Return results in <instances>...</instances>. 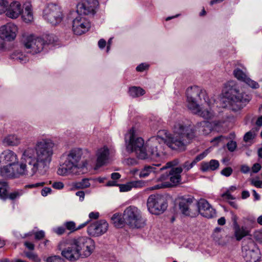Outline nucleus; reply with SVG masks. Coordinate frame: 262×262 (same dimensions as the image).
Masks as SVG:
<instances>
[{
    "label": "nucleus",
    "mask_w": 262,
    "mask_h": 262,
    "mask_svg": "<svg viewBox=\"0 0 262 262\" xmlns=\"http://www.w3.org/2000/svg\"><path fill=\"white\" fill-rule=\"evenodd\" d=\"M171 134L163 130L159 132L156 137H152L144 144V140L137 137L132 129L125 137L126 150L135 152L138 159L144 160H156L163 154L162 143L172 149H183L189 140L194 136L193 130L190 126L182 123H177L173 128Z\"/></svg>",
    "instance_id": "1"
},
{
    "label": "nucleus",
    "mask_w": 262,
    "mask_h": 262,
    "mask_svg": "<svg viewBox=\"0 0 262 262\" xmlns=\"http://www.w3.org/2000/svg\"><path fill=\"white\" fill-rule=\"evenodd\" d=\"M55 144L49 138L38 140L34 147H28L24 150L21 163L18 167L10 164L0 166V175L4 178H11L27 174L26 164L30 167L32 175L37 173L44 175L49 168L52 160Z\"/></svg>",
    "instance_id": "2"
},
{
    "label": "nucleus",
    "mask_w": 262,
    "mask_h": 262,
    "mask_svg": "<svg viewBox=\"0 0 262 262\" xmlns=\"http://www.w3.org/2000/svg\"><path fill=\"white\" fill-rule=\"evenodd\" d=\"M188 108L196 115L205 119H210L214 116L211 109V101L206 92L197 86L188 88L186 90Z\"/></svg>",
    "instance_id": "3"
},
{
    "label": "nucleus",
    "mask_w": 262,
    "mask_h": 262,
    "mask_svg": "<svg viewBox=\"0 0 262 262\" xmlns=\"http://www.w3.org/2000/svg\"><path fill=\"white\" fill-rule=\"evenodd\" d=\"M95 248L94 241L86 236H80L72 239L61 249V255L70 261H75L80 258L89 256Z\"/></svg>",
    "instance_id": "4"
},
{
    "label": "nucleus",
    "mask_w": 262,
    "mask_h": 262,
    "mask_svg": "<svg viewBox=\"0 0 262 262\" xmlns=\"http://www.w3.org/2000/svg\"><path fill=\"white\" fill-rule=\"evenodd\" d=\"M83 154L81 148L71 149L67 155L64 161L59 165L57 174L61 176L79 174V170L86 167L87 165L86 161H82V164L79 163Z\"/></svg>",
    "instance_id": "5"
},
{
    "label": "nucleus",
    "mask_w": 262,
    "mask_h": 262,
    "mask_svg": "<svg viewBox=\"0 0 262 262\" xmlns=\"http://www.w3.org/2000/svg\"><path fill=\"white\" fill-rule=\"evenodd\" d=\"M57 38L54 34L43 35L42 37H35L33 35L24 38L23 43L28 52L35 54L41 51L47 52L50 49V46L53 44Z\"/></svg>",
    "instance_id": "6"
},
{
    "label": "nucleus",
    "mask_w": 262,
    "mask_h": 262,
    "mask_svg": "<svg viewBox=\"0 0 262 262\" xmlns=\"http://www.w3.org/2000/svg\"><path fill=\"white\" fill-rule=\"evenodd\" d=\"M226 88L229 102L234 112L243 108L251 99L249 95L243 92H240L238 87L233 81L228 82Z\"/></svg>",
    "instance_id": "7"
},
{
    "label": "nucleus",
    "mask_w": 262,
    "mask_h": 262,
    "mask_svg": "<svg viewBox=\"0 0 262 262\" xmlns=\"http://www.w3.org/2000/svg\"><path fill=\"white\" fill-rule=\"evenodd\" d=\"M123 218L125 223L133 228H140L146 225V219L136 207L130 206L124 211Z\"/></svg>",
    "instance_id": "8"
},
{
    "label": "nucleus",
    "mask_w": 262,
    "mask_h": 262,
    "mask_svg": "<svg viewBox=\"0 0 262 262\" xmlns=\"http://www.w3.org/2000/svg\"><path fill=\"white\" fill-rule=\"evenodd\" d=\"M43 17L52 25L59 24L63 18L61 7L55 3L48 4L43 11Z\"/></svg>",
    "instance_id": "9"
},
{
    "label": "nucleus",
    "mask_w": 262,
    "mask_h": 262,
    "mask_svg": "<svg viewBox=\"0 0 262 262\" xmlns=\"http://www.w3.org/2000/svg\"><path fill=\"white\" fill-rule=\"evenodd\" d=\"M168 206L165 198L160 194L150 195L147 201V207L150 213L158 215L163 213Z\"/></svg>",
    "instance_id": "10"
},
{
    "label": "nucleus",
    "mask_w": 262,
    "mask_h": 262,
    "mask_svg": "<svg viewBox=\"0 0 262 262\" xmlns=\"http://www.w3.org/2000/svg\"><path fill=\"white\" fill-rule=\"evenodd\" d=\"M183 171L181 167L171 168L169 171H166L162 174L159 178L158 180L164 181L169 179L170 182H164L162 185L163 187H170L177 185L181 181V173Z\"/></svg>",
    "instance_id": "11"
},
{
    "label": "nucleus",
    "mask_w": 262,
    "mask_h": 262,
    "mask_svg": "<svg viewBox=\"0 0 262 262\" xmlns=\"http://www.w3.org/2000/svg\"><path fill=\"white\" fill-rule=\"evenodd\" d=\"M177 161L174 160L167 162L165 166L161 167H160L161 166L160 164L146 165L140 171L139 176L140 178H146L152 172L154 173H158L160 171L171 168L172 166L177 165Z\"/></svg>",
    "instance_id": "12"
},
{
    "label": "nucleus",
    "mask_w": 262,
    "mask_h": 262,
    "mask_svg": "<svg viewBox=\"0 0 262 262\" xmlns=\"http://www.w3.org/2000/svg\"><path fill=\"white\" fill-rule=\"evenodd\" d=\"M98 6L97 0H84L77 5L76 13L78 15H93Z\"/></svg>",
    "instance_id": "13"
},
{
    "label": "nucleus",
    "mask_w": 262,
    "mask_h": 262,
    "mask_svg": "<svg viewBox=\"0 0 262 262\" xmlns=\"http://www.w3.org/2000/svg\"><path fill=\"white\" fill-rule=\"evenodd\" d=\"M90 28L89 21L81 15H78L73 20L72 29L75 34L80 35L86 32Z\"/></svg>",
    "instance_id": "14"
},
{
    "label": "nucleus",
    "mask_w": 262,
    "mask_h": 262,
    "mask_svg": "<svg viewBox=\"0 0 262 262\" xmlns=\"http://www.w3.org/2000/svg\"><path fill=\"white\" fill-rule=\"evenodd\" d=\"M182 123L185 125L190 126L191 128V129L193 130V132L194 133V136L192 138H191V139H190L189 140L188 143H187L185 145V148L184 149H180L181 150H185V148H186V146L187 144L189 143V142H190V141L191 140H192L193 138H194L195 137V130L196 129H198L199 132L200 133L204 135H208L209 133H211V132L212 130H213V127H212V124H213L211 123L210 122L206 121H201V122L197 123L196 124L195 126V129H194L192 126L191 125L185 124V123H184L182 121H179V122H176V123L174 124V126L177 123Z\"/></svg>",
    "instance_id": "15"
},
{
    "label": "nucleus",
    "mask_w": 262,
    "mask_h": 262,
    "mask_svg": "<svg viewBox=\"0 0 262 262\" xmlns=\"http://www.w3.org/2000/svg\"><path fill=\"white\" fill-rule=\"evenodd\" d=\"M108 223L103 220L91 224L88 228L89 235L92 236H99L103 234L108 229Z\"/></svg>",
    "instance_id": "16"
},
{
    "label": "nucleus",
    "mask_w": 262,
    "mask_h": 262,
    "mask_svg": "<svg viewBox=\"0 0 262 262\" xmlns=\"http://www.w3.org/2000/svg\"><path fill=\"white\" fill-rule=\"evenodd\" d=\"M17 26L12 23H7L0 27V37L7 41L13 40L16 36Z\"/></svg>",
    "instance_id": "17"
},
{
    "label": "nucleus",
    "mask_w": 262,
    "mask_h": 262,
    "mask_svg": "<svg viewBox=\"0 0 262 262\" xmlns=\"http://www.w3.org/2000/svg\"><path fill=\"white\" fill-rule=\"evenodd\" d=\"M1 164H10L15 167L20 166L18 163V159L16 154L12 150L7 149L0 155Z\"/></svg>",
    "instance_id": "18"
},
{
    "label": "nucleus",
    "mask_w": 262,
    "mask_h": 262,
    "mask_svg": "<svg viewBox=\"0 0 262 262\" xmlns=\"http://www.w3.org/2000/svg\"><path fill=\"white\" fill-rule=\"evenodd\" d=\"M199 213L203 216L210 219L215 215V210L209 203L204 199H201L198 203Z\"/></svg>",
    "instance_id": "19"
},
{
    "label": "nucleus",
    "mask_w": 262,
    "mask_h": 262,
    "mask_svg": "<svg viewBox=\"0 0 262 262\" xmlns=\"http://www.w3.org/2000/svg\"><path fill=\"white\" fill-rule=\"evenodd\" d=\"M23 12V8L18 1H13L8 4L6 15L7 17L15 19L17 18Z\"/></svg>",
    "instance_id": "20"
},
{
    "label": "nucleus",
    "mask_w": 262,
    "mask_h": 262,
    "mask_svg": "<svg viewBox=\"0 0 262 262\" xmlns=\"http://www.w3.org/2000/svg\"><path fill=\"white\" fill-rule=\"evenodd\" d=\"M193 199L190 197L182 198L179 202V209L182 213L186 216L190 215V206Z\"/></svg>",
    "instance_id": "21"
},
{
    "label": "nucleus",
    "mask_w": 262,
    "mask_h": 262,
    "mask_svg": "<svg viewBox=\"0 0 262 262\" xmlns=\"http://www.w3.org/2000/svg\"><path fill=\"white\" fill-rule=\"evenodd\" d=\"M109 150L107 147H104L98 150L97 152V167H100L105 164L108 161Z\"/></svg>",
    "instance_id": "22"
},
{
    "label": "nucleus",
    "mask_w": 262,
    "mask_h": 262,
    "mask_svg": "<svg viewBox=\"0 0 262 262\" xmlns=\"http://www.w3.org/2000/svg\"><path fill=\"white\" fill-rule=\"evenodd\" d=\"M21 138L18 136L11 134L6 136L3 140V144L6 146H17L20 143Z\"/></svg>",
    "instance_id": "23"
},
{
    "label": "nucleus",
    "mask_w": 262,
    "mask_h": 262,
    "mask_svg": "<svg viewBox=\"0 0 262 262\" xmlns=\"http://www.w3.org/2000/svg\"><path fill=\"white\" fill-rule=\"evenodd\" d=\"M220 164L216 160H211L209 162H203L201 163V169L203 172L209 170H215L219 167Z\"/></svg>",
    "instance_id": "24"
},
{
    "label": "nucleus",
    "mask_w": 262,
    "mask_h": 262,
    "mask_svg": "<svg viewBox=\"0 0 262 262\" xmlns=\"http://www.w3.org/2000/svg\"><path fill=\"white\" fill-rule=\"evenodd\" d=\"M10 58L21 64L25 63L29 60V58L26 55L23 54L20 50L14 51L11 54Z\"/></svg>",
    "instance_id": "25"
},
{
    "label": "nucleus",
    "mask_w": 262,
    "mask_h": 262,
    "mask_svg": "<svg viewBox=\"0 0 262 262\" xmlns=\"http://www.w3.org/2000/svg\"><path fill=\"white\" fill-rule=\"evenodd\" d=\"M242 254L247 261H251L252 260H254V261H256L257 254L253 249H248L246 246H244L242 248Z\"/></svg>",
    "instance_id": "26"
},
{
    "label": "nucleus",
    "mask_w": 262,
    "mask_h": 262,
    "mask_svg": "<svg viewBox=\"0 0 262 262\" xmlns=\"http://www.w3.org/2000/svg\"><path fill=\"white\" fill-rule=\"evenodd\" d=\"M207 155V153L203 152L198 155L195 159L191 162L188 161H186L183 164V167L186 171H188L192 168L199 161L204 159Z\"/></svg>",
    "instance_id": "27"
},
{
    "label": "nucleus",
    "mask_w": 262,
    "mask_h": 262,
    "mask_svg": "<svg viewBox=\"0 0 262 262\" xmlns=\"http://www.w3.org/2000/svg\"><path fill=\"white\" fill-rule=\"evenodd\" d=\"M233 228L234 231V235L237 241L241 240L249 234L248 230L245 227H241L239 225H238Z\"/></svg>",
    "instance_id": "28"
},
{
    "label": "nucleus",
    "mask_w": 262,
    "mask_h": 262,
    "mask_svg": "<svg viewBox=\"0 0 262 262\" xmlns=\"http://www.w3.org/2000/svg\"><path fill=\"white\" fill-rule=\"evenodd\" d=\"M22 18L26 23L31 22L33 19V13L31 8V5L28 4L26 5L25 11L21 12Z\"/></svg>",
    "instance_id": "29"
},
{
    "label": "nucleus",
    "mask_w": 262,
    "mask_h": 262,
    "mask_svg": "<svg viewBox=\"0 0 262 262\" xmlns=\"http://www.w3.org/2000/svg\"><path fill=\"white\" fill-rule=\"evenodd\" d=\"M90 183L88 179H83L80 182H74L71 184V189H84L88 188L90 186Z\"/></svg>",
    "instance_id": "30"
},
{
    "label": "nucleus",
    "mask_w": 262,
    "mask_h": 262,
    "mask_svg": "<svg viewBox=\"0 0 262 262\" xmlns=\"http://www.w3.org/2000/svg\"><path fill=\"white\" fill-rule=\"evenodd\" d=\"M128 93L133 98L143 95L145 92L140 87L132 86L129 89Z\"/></svg>",
    "instance_id": "31"
},
{
    "label": "nucleus",
    "mask_w": 262,
    "mask_h": 262,
    "mask_svg": "<svg viewBox=\"0 0 262 262\" xmlns=\"http://www.w3.org/2000/svg\"><path fill=\"white\" fill-rule=\"evenodd\" d=\"M111 220L114 224V226L117 228L122 227L125 223L123 217H122L121 215L117 213L114 214L112 216Z\"/></svg>",
    "instance_id": "32"
},
{
    "label": "nucleus",
    "mask_w": 262,
    "mask_h": 262,
    "mask_svg": "<svg viewBox=\"0 0 262 262\" xmlns=\"http://www.w3.org/2000/svg\"><path fill=\"white\" fill-rule=\"evenodd\" d=\"M233 74L237 79L243 82H244L246 78L248 77L246 74L239 68H236L234 70Z\"/></svg>",
    "instance_id": "33"
},
{
    "label": "nucleus",
    "mask_w": 262,
    "mask_h": 262,
    "mask_svg": "<svg viewBox=\"0 0 262 262\" xmlns=\"http://www.w3.org/2000/svg\"><path fill=\"white\" fill-rule=\"evenodd\" d=\"M24 253L25 256L29 259L34 261V262H40L41 259L38 255L32 251H25Z\"/></svg>",
    "instance_id": "34"
},
{
    "label": "nucleus",
    "mask_w": 262,
    "mask_h": 262,
    "mask_svg": "<svg viewBox=\"0 0 262 262\" xmlns=\"http://www.w3.org/2000/svg\"><path fill=\"white\" fill-rule=\"evenodd\" d=\"M251 185L258 188H262V181L259 179V177H256L254 178L250 179Z\"/></svg>",
    "instance_id": "35"
},
{
    "label": "nucleus",
    "mask_w": 262,
    "mask_h": 262,
    "mask_svg": "<svg viewBox=\"0 0 262 262\" xmlns=\"http://www.w3.org/2000/svg\"><path fill=\"white\" fill-rule=\"evenodd\" d=\"M7 198V185L4 184L0 187V199L5 200Z\"/></svg>",
    "instance_id": "36"
},
{
    "label": "nucleus",
    "mask_w": 262,
    "mask_h": 262,
    "mask_svg": "<svg viewBox=\"0 0 262 262\" xmlns=\"http://www.w3.org/2000/svg\"><path fill=\"white\" fill-rule=\"evenodd\" d=\"M247 85H248L250 88L253 89H257L259 87L258 83L250 79L249 77H247L246 78L245 81H244Z\"/></svg>",
    "instance_id": "37"
},
{
    "label": "nucleus",
    "mask_w": 262,
    "mask_h": 262,
    "mask_svg": "<svg viewBox=\"0 0 262 262\" xmlns=\"http://www.w3.org/2000/svg\"><path fill=\"white\" fill-rule=\"evenodd\" d=\"M8 4L7 0H0V14L6 13Z\"/></svg>",
    "instance_id": "38"
},
{
    "label": "nucleus",
    "mask_w": 262,
    "mask_h": 262,
    "mask_svg": "<svg viewBox=\"0 0 262 262\" xmlns=\"http://www.w3.org/2000/svg\"><path fill=\"white\" fill-rule=\"evenodd\" d=\"M46 262H65V260L60 256L54 255L48 257Z\"/></svg>",
    "instance_id": "39"
},
{
    "label": "nucleus",
    "mask_w": 262,
    "mask_h": 262,
    "mask_svg": "<svg viewBox=\"0 0 262 262\" xmlns=\"http://www.w3.org/2000/svg\"><path fill=\"white\" fill-rule=\"evenodd\" d=\"M253 237L256 241L259 244H262V229L255 231L254 232Z\"/></svg>",
    "instance_id": "40"
},
{
    "label": "nucleus",
    "mask_w": 262,
    "mask_h": 262,
    "mask_svg": "<svg viewBox=\"0 0 262 262\" xmlns=\"http://www.w3.org/2000/svg\"><path fill=\"white\" fill-rule=\"evenodd\" d=\"M23 194V190L15 191L14 192L10 193L9 194V198L10 200H14L15 199H17V198H19V196H20Z\"/></svg>",
    "instance_id": "41"
},
{
    "label": "nucleus",
    "mask_w": 262,
    "mask_h": 262,
    "mask_svg": "<svg viewBox=\"0 0 262 262\" xmlns=\"http://www.w3.org/2000/svg\"><path fill=\"white\" fill-rule=\"evenodd\" d=\"M149 66L146 63H141L136 67V71L139 72H143L148 69Z\"/></svg>",
    "instance_id": "42"
},
{
    "label": "nucleus",
    "mask_w": 262,
    "mask_h": 262,
    "mask_svg": "<svg viewBox=\"0 0 262 262\" xmlns=\"http://www.w3.org/2000/svg\"><path fill=\"white\" fill-rule=\"evenodd\" d=\"M66 228L69 230L76 231L75 223L73 221L67 222L64 223Z\"/></svg>",
    "instance_id": "43"
},
{
    "label": "nucleus",
    "mask_w": 262,
    "mask_h": 262,
    "mask_svg": "<svg viewBox=\"0 0 262 262\" xmlns=\"http://www.w3.org/2000/svg\"><path fill=\"white\" fill-rule=\"evenodd\" d=\"M237 147L236 142L233 141H230L227 144V147L228 149L231 151H234Z\"/></svg>",
    "instance_id": "44"
},
{
    "label": "nucleus",
    "mask_w": 262,
    "mask_h": 262,
    "mask_svg": "<svg viewBox=\"0 0 262 262\" xmlns=\"http://www.w3.org/2000/svg\"><path fill=\"white\" fill-rule=\"evenodd\" d=\"M233 172V170L231 167H227L224 168L221 171V173L225 176V177H229L230 176Z\"/></svg>",
    "instance_id": "45"
},
{
    "label": "nucleus",
    "mask_w": 262,
    "mask_h": 262,
    "mask_svg": "<svg viewBox=\"0 0 262 262\" xmlns=\"http://www.w3.org/2000/svg\"><path fill=\"white\" fill-rule=\"evenodd\" d=\"M124 163L127 165H135L138 163L137 160L134 158H128L124 160Z\"/></svg>",
    "instance_id": "46"
},
{
    "label": "nucleus",
    "mask_w": 262,
    "mask_h": 262,
    "mask_svg": "<svg viewBox=\"0 0 262 262\" xmlns=\"http://www.w3.org/2000/svg\"><path fill=\"white\" fill-rule=\"evenodd\" d=\"M132 186L130 184H121L119 186L121 192H126L131 190Z\"/></svg>",
    "instance_id": "47"
},
{
    "label": "nucleus",
    "mask_w": 262,
    "mask_h": 262,
    "mask_svg": "<svg viewBox=\"0 0 262 262\" xmlns=\"http://www.w3.org/2000/svg\"><path fill=\"white\" fill-rule=\"evenodd\" d=\"M65 230L66 229L64 226H59L53 228V232L58 235H62L64 233Z\"/></svg>",
    "instance_id": "48"
},
{
    "label": "nucleus",
    "mask_w": 262,
    "mask_h": 262,
    "mask_svg": "<svg viewBox=\"0 0 262 262\" xmlns=\"http://www.w3.org/2000/svg\"><path fill=\"white\" fill-rule=\"evenodd\" d=\"M254 137V134H253L251 131H249L245 134L244 136V140L245 142H248L250 140H252Z\"/></svg>",
    "instance_id": "49"
},
{
    "label": "nucleus",
    "mask_w": 262,
    "mask_h": 262,
    "mask_svg": "<svg viewBox=\"0 0 262 262\" xmlns=\"http://www.w3.org/2000/svg\"><path fill=\"white\" fill-rule=\"evenodd\" d=\"M52 187L55 189L60 190L63 188L64 184L61 182H55L52 184Z\"/></svg>",
    "instance_id": "50"
},
{
    "label": "nucleus",
    "mask_w": 262,
    "mask_h": 262,
    "mask_svg": "<svg viewBox=\"0 0 262 262\" xmlns=\"http://www.w3.org/2000/svg\"><path fill=\"white\" fill-rule=\"evenodd\" d=\"M45 184V182L36 183L34 184H28V185H26V187L28 188H33L43 186Z\"/></svg>",
    "instance_id": "51"
},
{
    "label": "nucleus",
    "mask_w": 262,
    "mask_h": 262,
    "mask_svg": "<svg viewBox=\"0 0 262 262\" xmlns=\"http://www.w3.org/2000/svg\"><path fill=\"white\" fill-rule=\"evenodd\" d=\"M261 168V166L259 163H255L252 167V170L253 173L258 172Z\"/></svg>",
    "instance_id": "52"
},
{
    "label": "nucleus",
    "mask_w": 262,
    "mask_h": 262,
    "mask_svg": "<svg viewBox=\"0 0 262 262\" xmlns=\"http://www.w3.org/2000/svg\"><path fill=\"white\" fill-rule=\"evenodd\" d=\"M45 236V232L42 230L35 233V238L36 239L39 240Z\"/></svg>",
    "instance_id": "53"
},
{
    "label": "nucleus",
    "mask_w": 262,
    "mask_h": 262,
    "mask_svg": "<svg viewBox=\"0 0 262 262\" xmlns=\"http://www.w3.org/2000/svg\"><path fill=\"white\" fill-rule=\"evenodd\" d=\"M52 189L50 187H45L41 191V194L43 196H46L48 194L51 193Z\"/></svg>",
    "instance_id": "54"
},
{
    "label": "nucleus",
    "mask_w": 262,
    "mask_h": 262,
    "mask_svg": "<svg viewBox=\"0 0 262 262\" xmlns=\"http://www.w3.org/2000/svg\"><path fill=\"white\" fill-rule=\"evenodd\" d=\"M90 219H97L99 216V213L98 212H91L89 215Z\"/></svg>",
    "instance_id": "55"
},
{
    "label": "nucleus",
    "mask_w": 262,
    "mask_h": 262,
    "mask_svg": "<svg viewBox=\"0 0 262 262\" xmlns=\"http://www.w3.org/2000/svg\"><path fill=\"white\" fill-rule=\"evenodd\" d=\"M250 170V167L246 165H242L241 168V171L243 173H248Z\"/></svg>",
    "instance_id": "56"
},
{
    "label": "nucleus",
    "mask_w": 262,
    "mask_h": 262,
    "mask_svg": "<svg viewBox=\"0 0 262 262\" xmlns=\"http://www.w3.org/2000/svg\"><path fill=\"white\" fill-rule=\"evenodd\" d=\"M231 220L233 222V227L239 225L237 223L238 217L235 214L233 213L232 214Z\"/></svg>",
    "instance_id": "57"
},
{
    "label": "nucleus",
    "mask_w": 262,
    "mask_h": 262,
    "mask_svg": "<svg viewBox=\"0 0 262 262\" xmlns=\"http://www.w3.org/2000/svg\"><path fill=\"white\" fill-rule=\"evenodd\" d=\"M106 41L104 39H100L98 41V46L100 49H103L106 46Z\"/></svg>",
    "instance_id": "58"
},
{
    "label": "nucleus",
    "mask_w": 262,
    "mask_h": 262,
    "mask_svg": "<svg viewBox=\"0 0 262 262\" xmlns=\"http://www.w3.org/2000/svg\"><path fill=\"white\" fill-rule=\"evenodd\" d=\"M24 245L30 250H33L34 249V245L29 242H25Z\"/></svg>",
    "instance_id": "59"
},
{
    "label": "nucleus",
    "mask_w": 262,
    "mask_h": 262,
    "mask_svg": "<svg viewBox=\"0 0 262 262\" xmlns=\"http://www.w3.org/2000/svg\"><path fill=\"white\" fill-rule=\"evenodd\" d=\"M76 195L79 197L80 201H82L84 199L85 194L83 191H78L76 193Z\"/></svg>",
    "instance_id": "60"
},
{
    "label": "nucleus",
    "mask_w": 262,
    "mask_h": 262,
    "mask_svg": "<svg viewBox=\"0 0 262 262\" xmlns=\"http://www.w3.org/2000/svg\"><path fill=\"white\" fill-rule=\"evenodd\" d=\"M223 196L226 197V198L228 200H234V197L231 194L230 192L229 191V190H228L226 192H225L223 194Z\"/></svg>",
    "instance_id": "61"
},
{
    "label": "nucleus",
    "mask_w": 262,
    "mask_h": 262,
    "mask_svg": "<svg viewBox=\"0 0 262 262\" xmlns=\"http://www.w3.org/2000/svg\"><path fill=\"white\" fill-rule=\"evenodd\" d=\"M210 123L213 124L212 127H213V130L216 129V127H219L221 126L222 124V122L220 121H214Z\"/></svg>",
    "instance_id": "62"
},
{
    "label": "nucleus",
    "mask_w": 262,
    "mask_h": 262,
    "mask_svg": "<svg viewBox=\"0 0 262 262\" xmlns=\"http://www.w3.org/2000/svg\"><path fill=\"white\" fill-rule=\"evenodd\" d=\"M121 177V175L118 172H114L111 174V178L113 180H116L119 179Z\"/></svg>",
    "instance_id": "63"
},
{
    "label": "nucleus",
    "mask_w": 262,
    "mask_h": 262,
    "mask_svg": "<svg viewBox=\"0 0 262 262\" xmlns=\"http://www.w3.org/2000/svg\"><path fill=\"white\" fill-rule=\"evenodd\" d=\"M256 125L257 126H262V116L259 117L256 121Z\"/></svg>",
    "instance_id": "64"
}]
</instances>
